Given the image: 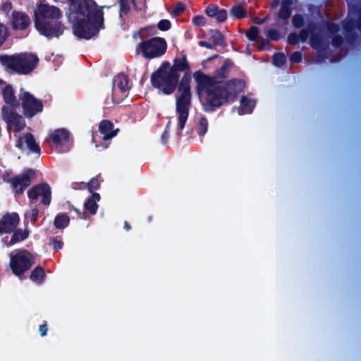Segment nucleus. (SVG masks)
<instances>
[{"label":"nucleus","instance_id":"2","mask_svg":"<svg viewBox=\"0 0 361 361\" xmlns=\"http://www.w3.org/2000/svg\"><path fill=\"white\" fill-rule=\"evenodd\" d=\"M66 16L72 25L73 33L79 39H90L104 29L103 8L94 0H67Z\"/></svg>","mask_w":361,"mask_h":361},{"label":"nucleus","instance_id":"63","mask_svg":"<svg viewBox=\"0 0 361 361\" xmlns=\"http://www.w3.org/2000/svg\"><path fill=\"white\" fill-rule=\"evenodd\" d=\"M279 2H280V0H273L272 2L271 3V8H274L278 6V5L279 4Z\"/></svg>","mask_w":361,"mask_h":361},{"label":"nucleus","instance_id":"28","mask_svg":"<svg viewBox=\"0 0 361 361\" xmlns=\"http://www.w3.org/2000/svg\"><path fill=\"white\" fill-rule=\"evenodd\" d=\"M45 278V271L41 266L36 267L30 273V279L35 282L42 283Z\"/></svg>","mask_w":361,"mask_h":361},{"label":"nucleus","instance_id":"38","mask_svg":"<svg viewBox=\"0 0 361 361\" xmlns=\"http://www.w3.org/2000/svg\"><path fill=\"white\" fill-rule=\"evenodd\" d=\"M326 26L328 32L332 35H338V32L341 30L339 24L331 22H326Z\"/></svg>","mask_w":361,"mask_h":361},{"label":"nucleus","instance_id":"45","mask_svg":"<svg viewBox=\"0 0 361 361\" xmlns=\"http://www.w3.org/2000/svg\"><path fill=\"white\" fill-rule=\"evenodd\" d=\"M216 20L218 23H223L227 18V11L224 8H221L218 10L216 16Z\"/></svg>","mask_w":361,"mask_h":361},{"label":"nucleus","instance_id":"40","mask_svg":"<svg viewBox=\"0 0 361 361\" xmlns=\"http://www.w3.org/2000/svg\"><path fill=\"white\" fill-rule=\"evenodd\" d=\"M219 8L217 5L210 4L207 6L205 13L209 17H216Z\"/></svg>","mask_w":361,"mask_h":361},{"label":"nucleus","instance_id":"49","mask_svg":"<svg viewBox=\"0 0 361 361\" xmlns=\"http://www.w3.org/2000/svg\"><path fill=\"white\" fill-rule=\"evenodd\" d=\"M302 54L299 51H295L290 56V61L292 63H300L302 61Z\"/></svg>","mask_w":361,"mask_h":361},{"label":"nucleus","instance_id":"14","mask_svg":"<svg viewBox=\"0 0 361 361\" xmlns=\"http://www.w3.org/2000/svg\"><path fill=\"white\" fill-rule=\"evenodd\" d=\"M20 221L17 213H7L0 219V235L13 232Z\"/></svg>","mask_w":361,"mask_h":361},{"label":"nucleus","instance_id":"32","mask_svg":"<svg viewBox=\"0 0 361 361\" xmlns=\"http://www.w3.org/2000/svg\"><path fill=\"white\" fill-rule=\"evenodd\" d=\"M208 130V121L205 116H202L200 118L197 128V134L200 136H203L206 134Z\"/></svg>","mask_w":361,"mask_h":361},{"label":"nucleus","instance_id":"54","mask_svg":"<svg viewBox=\"0 0 361 361\" xmlns=\"http://www.w3.org/2000/svg\"><path fill=\"white\" fill-rule=\"evenodd\" d=\"M305 29L307 30L311 35L312 33H316V30H317V24L314 21H310L307 23V27Z\"/></svg>","mask_w":361,"mask_h":361},{"label":"nucleus","instance_id":"53","mask_svg":"<svg viewBox=\"0 0 361 361\" xmlns=\"http://www.w3.org/2000/svg\"><path fill=\"white\" fill-rule=\"evenodd\" d=\"M310 35H311V34L308 32L307 30H305V28L302 29L298 34L300 39L302 42H307V40L309 38Z\"/></svg>","mask_w":361,"mask_h":361},{"label":"nucleus","instance_id":"43","mask_svg":"<svg viewBox=\"0 0 361 361\" xmlns=\"http://www.w3.org/2000/svg\"><path fill=\"white\" fill-rule=\"evenodd\" d=\"M186 9L185 4L182 2H178L176 4V6L173 9V15L174 16H178L182 13H183Z\"/></svg>","mask_w":361,"mask_h":361},{"label":"nucleus","instance_id":"59","mask_svg":"<svg viewBox=\"0 0 361 361\" xmlns=\"http://www.w3.org/2000/svg\"><path fill=\"white\" fill-rule=\"evenodd\" d=\"M198 44L200 47H206L209 49H213L214 48V45L211 44L207 41H200Z\"/></svg>","mask_w":361,"mask_h":361},{"label":"nucleus","instance_id":"42","mask_svg":"<svg viewBox=\"0 0 361 361\" xmlns=\"http://www.w3.org/2000/svg\"><path fill=\"white\" fill-rule=\"evenodd\" d=\"M344 42V39L341 35H335L332 37L331 43L334 47L339 48Z\"/></svg>","mask_w":361,"mask_h":361},{"label":"nucleus","instance_id":"41","mask_svg":"<svg viewBox=\"0 0 361 361\" xmlns=\"http://www.w3.org/2000/svg\"><path fill=\"white\" fill-rule=\"evenodd\" d=\"M157 27L161 31H167L171 29V23L169 20L162 19L157 23Z\"/></svg>","mask_w":361,"mask_h":361},{"label":"nucleus","instance_id":"35","mask_svg":"<svg viewBox=\"0 0 361 361\" xmlns=\"http://www.w3.org/2000/svg\"><path fill=\"white\" fill-rule=\"evenodd\" d=\"M259 33V30L256 26H251L245 32L246 37L252 42L256 41Z\"/></svg>","mask_w":361,"mask_h":361},{"label":"nucleus","instance_id":"25","mask_svg":"<svg viewBox=\"0 0 361 361\" xmlns=\"http://www.w3.org/2000/svg\"><path fill=\"white\" fill-rule=\"evenodd\" d=\"M70 218L66 213H59L54 218V226L57 229H64L68 226Z\"/></svg>","mask_w":361,"mask_h":361},{"label":"nucleus","instance_id":"17","mask_svg":"<svg viewBox=\"0 0 361 361\" xmlns=\"http://www.w3.org/2000/svg\"><path fill=\"white\" fill-rule=\"evenodd\" d=\"M114 124L109 120H102L99 126V131L102 135V139L107 141L116 135L118 129L113 130Z\"/></svg>","mask_w":361,"mask_h":361},{"label":"nucleus","instance_id":"48","mask_svg":"<svg viewBox=\"0 0 361 361\" xmlns=\"http://www.w3.org/2000/svg\"><path fill=\"white\" fill-rule=\"evenodd\" d=\"M350 11L355 12L358 16L359 30H361V6L353 5L350 6Z\"/></svg>","mask_w":361,"mask_h":361},{"label":"nucleus","instance_id":"5","mask_svg":"<svg viewBox=\"0 0 361 361\" xmlns=\"http://www.w3.org/2000/svg\"><path fill=\"white\" fill-rule=\"evenodd\" d=\"M38 62L37 55L27 52L0 55V64L19 75L30 73L37 67Z\"/></svg>","mask_w":361,"mask_h":361},{"label":"nucleus","instance_id":"19","mask_svg":"<svg viewBox=\"0 0 361 361\" xmlns=\"http://www.w3.org/2000/svg\"><path fill=\"white\" fill-rule=\"evenodd\" d=\"M70 133L64 128L57 129L49 134V138L56 147L69 140Z\"/></svg>","mask_w":361,"mask_h":361},{"label":"nucleus","instance_id":"22","mask_svg":"<svg viewBox=\"0 0 361 361\" xmlns=\"http://www.w3.org/2000/svg\"><path fill=\"white\" fill-rule=\"evenodd\" d=\"M114 85L123 93L128 92L130 89L128 76L124 73H119L114 80Z\"/></svg>","mask_w":361,"mask_h":361},{"label":"nucleus","instance_id":"30","mask_svg":"<svg viewBox=\"0 0 361 361\" xmlns=\"http://www.w3.org/2000/svg\"><path fill=\"white\" fill-rule=\"evenodd\" d=\"M28 236V231H23L21 229L15 230L11 238L8 243L9 245H13L18 242H20Z\"/></svg>","mask_w":361,"mask_h":361},{"label":"nucleus","instance_id":"44","mask_svg":"<svg viewBox=\"0 0 361 361\" xmlns=\"http://www.w3.org/2000/svg\"><path fill=\"white\" fill-rule=\"evenodd\" d=\"M39 216V210L37 208L32 209L29 214H25V217L30 219L32 223H35L38 220Z\"/></svg>","mask_w":361,"mask_h":361},{"label":"nucleus","instance_id":"60","mask_svg":"<svg viewBox=\"0 0 361 361\" xmlns=\"http://www.w3.org/2000/svg\"><path fill=\"white\" fill-rule=\"evenodd\" d=\"M169 138V133H168L166 131H164L161 135V143L164 145H166L168 142Z\"/></svg>","mask_w":361,"mask_h":361},{"label":"nucleus","instance_id":"24","mask_svg":"<svg viewBox=\"0 0 361 361\" xmlns=\"http://www.w3.org/2000/svg\"><path fill=\"white\" fill-rule=\"evenodd\" d=\"M24 140L30 152L40 156L41 149L38 143H37L34 135L30 133H25L24 135Z\"/></svg>","mask_w":361,"mask_h":361},{"label":"nucleus","instance_id":"55","mask_svg":"<svg viewBox=\"0 0 361 361\" xmlns=\"http://www.w3.org/2000/svg\"><path fill=\"white\" fill-rule=\"evenodd\" d=\"M53 248L55 250H61L63 247V243L61 240L56 239V238H53L52 240Z\"/></svg>","mask_w":361,"mask_h":361},{"label":"nucleus","instance_id":"12","mask_svg":"<svg viewBox=\"0 0 361 361\" xmlns=\"http://www.w3.org/2000/svg\"><path fill=\"white\" fill-rule=\"evenodd\" d=\"M35 176V171L32 169H27L24 170L22 173L10 178L7 183H10L12 190L16 195H22L31 185Z\"/></svg>","mask_w":361,"mask_h":361},{"label":"nucleus","instance_id":"10","mask_svg":"<svg viewBox=\"0 0 361 361\" xmlns=\"http://www.w3.org/2000/svg\"><path fill=\"white\" fill-rule=\"evenodd\" d=\"M19 99L21 101L23 115L28 118H32L43 110L42 100L36 99L33 94L23 89L20 90Z\"/></svg>","mask_w":361,"mask_h":361},{"label":"nucleus","instance_id":"52","mask_svg":"<svg viewBox=\"0 0 361 361\" xmlns=\"http://www.w3.org/2000/svg\"><path fill=\"white\" fill-rule=\"evenodd\" d=\"M171 68V66L170 63L168 61H164V62H162L159 68L154 72H157V73H159L161 72H168L170 71Z\"/></svg>","mask_w":361,"mask_h":361},{"label":"nucleus","instance_id":"50","mask_svg":"<svg viewBox=\"0 0 361 361\" xmlns=\"http://www.w3.org/2000/svg\"><path fill=\"white\" fill-rule=\"evenodd\" d=\"M192 23L195 25V26H203L205 25L206 23V19L204 16H195V17H193L192 18Z\"/></svg>","mask_w":361,"mask_h":361},{"label":"nucleus","instance_id":"58","mask_svg":"<svg viewBox=\"0 0 361 361\" xmlns=\"http://www.w3.org/2000/svg\"><path fill=\"white\" fill-rule=\"evenodd\" d=\"M268 19H269V16H267L264 18H258V17H255L252 19V21H253V23L255 24L262 25V24L264 23Z\"/></svg>","mask_w":361,"mask_h":361},{"label":"nucleus","instance_id":"15","mask_svg":"<svg viewBox=\"0 0 361 361\" xmlns=\"http://www.w3.org/2000/svg\"><path fill=\"white\" fill-rule=\"evenodd\" d=\"M343 28L345 33V37L348 42L351 44L357 38V34L355 29L359 30L358 20L354 18H346L342 21Z\"/></svg>","mask_w":361,"mask_h":361},{"label":"nucleus","instance_id":"56","mask_svg":"<svg viewBox=\"0 0 361 361\" xmlns=\"http://www.w3.org/2000/svg\"><path fill=\"white\" fill-rule=\"evenodd\" d=\"M318 56L320 58L321 61L328 59L329 54H328V51H327V48L326 47H324V46L322 47V51H319Z\"/></svg>","mask_w":361,"mask_h":361},{"label":"nucleus","instance_id":"6","mask_svg":"<svg viewBox=\"0 0 361 361\" xmlns=\"http://www.w3.org/2000/svg\"><path fill=\"white\" fill-rule=\"evenodd\" d=\"M167 49V43L165 39L159 37H154L140 42L136 48L138 53H141L145 59H154L164 55Z\"/></svg>","mask_w":361,"mask_h":361},{"label":"nucleus","instance_id":"7","mask_svg":"<svg viewBox=\"0 0 361 361\" xmlns=\"http://www.w3.org/2000/svg\"><path fill=\"white\" fill-rule=\"evenodd\" d=\"M179 73H173L169 71L168 72H153L151 75V84L152 87L161 90L164 94H172L176 89Z\"/></svg>","mask_w":361,"mask_h":361},{"label":"nucleus","instance_id":"61","mask_svg":"<svg viewBox=\"0 0 361 361\" xmlns=\"http://www.w3.org/2000/svg\"><path fill=\"white\" fill-rule=\"evenodd\" d=\"M23 139H24V137H20L16 140V145H15L16 147H17L19 149H23Z\"/></svg>","mask_w":361,"mask_h":361},{"label":"nucleus","instance_id":"4","mask_svg":"<svg viewBox=\"0 0 361 361\" xmlns=\"http://www.w3.org/2000/svg\"><path fill=\"white\" fill-rule=\"evenodd\" d=\"M191 73H185L180 80H178L176 89L180 94L176 101V112L178 116V134L185 128L188 118L191 106Z\"/></svg>","mask_w":361,"mask_h":361},{"label":"nucleus","instance_id":"64","mask_svg":"<svg viewBox=\"0 0 361 361\" xmlns=\"http://www.w3.org/2000/svg\"><path fill=\"white\" fill-rule=\"evenodd\" d=\"M170 130H171V121H168L167 124L166 125L165 129L164 131L170 133Z\"/></svg>","mask_w":361,"mask_h":361},{"label":"nucleus","instance_id":"39","mask_svg":"<svg viewBox=\"0 0 361 361\" xmlns=\"http://www.w3.org/2000/svg\"><path fill=\"white\" fill-rule=\"evenodd\" d=\"M267 37L272 41H279L281 37L280 32L276 29L269 30L267 32Z\"/></svg>","mask_w":361,"mask_h":361},{"label":"nucleus","instance_id":"62","mask_svg":"<svg viewBox=\"0 0 361 361\" xmlns=\"http://www.w3.org/2000/svg\"><path fill=\"white\" fill-rule=\"evenodd\" d=\"M123 228L125 230H126L127 231H129L130 229H131V226L129 224V223L126 221H124L123 223Z\"/></svg>","mask_w":361,"mask_h":361},{"label":"nucleus","instance_id":"21","mask_svg":"<svg viewBox=\"0 0 361 361\" xmlns=\"http://www.w3.org/2000/svg\"><path fill=\"white\" fill-rule=\"evenodd\" d=\"M293 4L294 0H282L278 18L286 21L288 20L291 16Z\"/></svg>","mask_w":361,"mask_h":361},{"label":"nucleus","instance_id":"34","mask_svg":"<svg viewBox=\"0 0 361 361\" xmlns=\"http://www.w3.org/2000/svg\"><path fill=\"white\" fill-rule=\"evenodd\" d=\"M10 35L8 28L4 23H0V47L4 44Z\"/></svg>","mask_w":361,"mask_h":361},{"label":"nucleus","instance_id":"46","mask_svg":"<svg viewBox=\"0 0 361 361\" xmlns=\"http://www.w3.org/2000/svg\"><path fill=\"white\" fill-rule=\"evenodd\" d=\"M12 8L13 4L9 1H6L1 5V10L6 15V16H9V13Z\"/></svg>","mask_w":361,"mask_h":361},{"label":"nucleus","instance_id":"20","mask_svg":"<svg viewBox=\"0 0 361 361\" xmlns=\"http://www.w3.org/2000/svg\"><path fill=\"white\" fill-rule=\"evenodd\" d=\"M100 200V195L97 192H93L84 203L85 212H88L91 215H94L98 209L97 202Z\"/></svg>","mask_w":361,"mask_h":361},{"label":"nucleus","instance_id":"33","mask_svg":"<svg viewBox=\"0 0 361 361\" xmlns=\"http://www.w3.org/2000/svg\"><path fill=\"white\" fill-rule=\"evenodd\" d=\"M100 177L99 175L97 176L96 177L92 178L85 185V187L87 188V190L93 193V191L97 190L100 187V181L99 180V178Z\"/></svg>","mask_w":361,"mask_h":361},{"label":"nucleus","instance_id":"3","mask_svg":"<svg viewBox=\"0 0 361 361\" xmlns=\"http://www.w3.org/2000/svg\"><path fill=\"white\" fill-rule=\"evenodd\" d=\"M63 12L56 6L39 4L34 11L33 21L36 30L48 39L59 38L66 27L61 19Z\"/></svg>","mask_w":361,"mask_h":361},{"label":"nucleus","instance_id":"51","mask_svg":"<svg viewBox=\"0 0 361 361\" xmlns=\"http://www.w3.org/2000/svg\"><path fill=\"white\" fill-rule=\"evenodd\" d=\"M69 210L70 211L73 210V211H74L76 213V214H77L76 218L78 219H87V214L86 212H81L78 208L75 207L73 205L69 207Z\"/></svg>","mask_w":361,"mask_h":361},{"label":"nucleus","instance_id":"27","mask_svg":"<svg viewBox=\"0 0 361 361\" xmlns=\"http://www.w3.org/2000/svg\"><path fill=\"white\" fill-rule=\"evenodd\" d=\"M210 39L213 42V45H219L221 47H226V43L225 41L224 36L219 30H210Z\"/></svg>","mask_w":361,"mask_h":361},{"label":"nucleus","instance_id":"57","mask_svg":"<svg viewBox=\"0 0 361 361\" xmlns=\"http://www.w3.org/2000/svg\"><path fill=\"white\" fill-rule=\"evenodd\" d=\"M48 331V326L46 322H44L39 327V331L40 333V336L44 337L47 335Z\"/></svg>","mask_w":361,"mask_h":361},{"label":"nucleus","instance_id":"29","mask_svg":"<svg viewBox=\"0 0 361 361\" xmlns=\"http://www.w3.org/2000/svg\"><path fill=\"white\" fill-rule=\"evenodd\" d=\"M230 14L235 19H243L246 17L247 12L243 6L237 4L231 8Z\"/></svg>","mask_w":361,"mask_h":361},{"label":"nucleus","instance_id":"16","mask_svg":"<svg viewBox=\"0 0 361 361\" xmlns=\"http://www.w3.org/2000/svg\"><path fill=\"white\" fill-rule=\"evenodd\" d=\"M170 71L173 73H179V72L190 73V66L187 56L183 51L181 52L180 57L173 59Z\"/></svg>","mask_w":361,"mask_h":361},{"label":"nucleus","instance_id":"11","mask_svg":"<svg viewBox=\"0 0 361 361\" xmlns=\"http://www.w3.org/2000/svg\"><path fill=\"white\" fill-rule=\"evenodd\" d=\"M18 108L12 106H2L1 108V117L3 121L7 124L8 130L13 128L15 133L20 132L26 126L23 116L16 111Z\"/></svg>","mask_w":361,"mask_h":361},{"label":"nucleus","instance_id":"9","mask_svg":"<svg viewBox=\"0 0 361 361\" xmlns=\"http://www.w3.org/2000/svg\"><path fill=\"white\" fill-rule=\"evenodd\" d=\"M31 23L32 21L29 15L24 11L18 10L12 11L8 23L13 32L21 34L20 37L28 35Z\"/></svg>","mask_w":361,"mask_h":361},{"label":"nucleus","instance_id":"23","mask_svg":"<svg viewBox=\"0 0 361 361\" xmlns=\"http://www.w3.org/2000/svg\"><path fill=\"white\" fill-rule=\"evenodd\" d=\"M255 106V101L247 98L246 96H243L240 99V107L238 109L239 115L245 114H250L252 112Z\"/></svg>","mask_w":361,"mask_h":361},{"label":"nucleus","instance_id":"1","mask_svg":"<svg viewBox=\"0 0 361 361\" xmlns=\"http://www.w3.org/2000/svg\"><path fill=\"white\" fill-rule=\"evenodd\" d=\"M233 66L231 59H226L214 75L196 71L193 78L196 83L195 92L202 109L206 113H212L221 106L235 102L238 95L243 90L244 82L240 79H231L223 82L228 76V71Z\"/></svg>","mask_w":361,"mask_h":361},{"label":"nucleus","instance_id":"31","mask_svg":"<svg viewBox=\"0 0 361 361\" xmlns=\"http://www.w3.org/2000/svg\"><path fill=\"white\" fill-rule=\"evenodd\" d=\"M286 56L282 52H277L273 55L272 63L277 67H281L286 63Z\"/></svg>","mask_w":361,"mask_h":361},{"label":"nucleus","instance_id":"36","mask_svg":"<svg viewBox=\"0 0 361 361\" xmlns=\"http://www.w3.org/2000/svg\"><path fill=\"white\" fill-rule=\"evenodd\" d=\"M130 0H127L119 3V15L121 17L127 16L130 12L131 8L130 6Z\"/></svg>","mask_w":361,"mask_h":361},{"label":"nucleus","instance_id":"26","mask_svg":"<svg viewBox=\"0 0 361 361\" xmlns=\"http://www.w3.org/2000/svg\"><path fill=\"white\" fill-rule=\"evenodd\" d=\"M310 44L314 49L321 51L322 47L324 46L322 35L319 32L312 33L310 36Z\"/></svg>","mask_w":361,"mask_h":361},{"label":"nucleus","instance_id":"37","mask_svg":"<svg viewBox=\"0 0 361 361\" xmlns=\"http://www.w3.org/2000/svg\"><path fill=\"white\" fill-rule=\"evenodd\" d=\"M292 23L294 27L299 29L305 24V19L301 14H295L292 18Z\"/></svg>","mask_w":361,"mask_h":361},{"label":"nucleus","instance_id":"8","mask_svg":"<svg viewBox=\"0 0 361 361\" xmlns=\"http://www.w3.org/2000/svg\"><path fill=\"white\" fill-rule=\"evenodd\" d=\"M34 263V256L27 250H18L15 254L11 255L10 267L13 274L17 276L24 274Z\"/></svg>","mask_w":361,"mask_h":361},{"label":"nucleus","instance_id":"18","mask_svg":"<svg viewBox=\"0 0 361 361\" xmlns=\"http://www.w3.org/2000/svg\"><path fill=\"white\" fill-rule=\"evenodd\" d=\"M3 99L6 105L4 106L19 107L20 103L17 99L15 92L11 85H6L1 92Z\"/></svg>","mask_w":361,"mask_h":361},{"label":"nucleus","instance_id":"47","mask_svg":"<svg viewBox=\"0 0 361 361\" xmlns=\"http://www.w3.org/2000/svg\"><path fill=\"white\" fill-rule=\"evenodd\" d=\"M300 42L299 35L296 32H291L288 36V43L292 45H296Z\"/></svg>","mask_w":361,"mask_h":361},{"label":"nucleus","instance_id":"13","mask_svg":"<svg viewBox=\"0 0 361 361\" xmlns=\"http://www.w3.org/2000/svg\"><path fill=\"white\" fill-rule=\"evenodd\" d=\"M27 197L31 202L37 200L39 197H41V204L48 207L51 202V187L47 183L37 184L28 190Z\"/></svg>","mask_w":361,"mask_h":361}]
</instances>
